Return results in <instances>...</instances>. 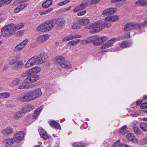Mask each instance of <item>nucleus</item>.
I'll return each mask as SVG.
<instances>
[{
  "label": "nucleus",
  "mask_w": 147,
  "mask_h": 147,
  "mask_svg": "<svg viewBox=\"0 0 147 147\" xmlns=\"http://www.w3.org/2000/svg\"><path fill=\"white\" fill-rule=\"evenodd\" d=\"M24 26L23 23H20L16 25L11 23L4 26L1 29V34L4 37H7L13 35L15 32Z\"/></svg>",
  "instance_id": "obj_1"
},
{
  "label": "nucleus",
  "mask_w": 147,
  "mask_h": 147,
  "mask_svg": "<svg viewBox=\"0 0 147 147\" xmlns=\"http://www.w3.org/2000/svg\"><path fill=\"white\" fill-rule=\"evenodd\" d=\"M54 23L51 20L44 22L37 27L36 30L39 32H48L53 28L55 26Z\"/></svg>",
  "instance_id": "obj_2"
},
{
  "label": "nucleus",
  "mask_w": 147,
  "mask_h": 147,
  "mask_svg": "<svg viewBox=\"0 0 147 147\" xmlns=\"http://www.w3.org/2000/svg\"><path fill=\"white\" fill-rule=\"evenodd\" d=\"M86 28L90 29L89 32L94 34L98 33L104 28L103 23L98 21L90 24L86 26Z\"/></svg>",
  "instance_id": "obj_3"
},
{
  "label": "nucleus",
  "mask_w": 147,
  "mask_h": 147,
  "mask_svg": "<svg viewBox=\"0 0 147 147\" xmlns=\"http://www.w3.org/2000/svg\"><path fill=\"white\" fill-rule=\"evenodd\" d=\"M54 60L56 64L59 65L63 68L70 69L72 67L70 63L65 61V58L62 56H57L54 57Z\"/></svg>",
  "instance_id": "obj_4"
},
{
  "label": "nucleus",
  "mask_w": 147,
  "mask_h": 147,
  "mask_svg": "<svg viewBox=\"0 0 147 147\" xmlns=\"http://www.w3.org/2000/svg\"><path fill=\"white\" fill-rule=\"evenodd\" d=\"M39 76L35 74L30 73L28 76L24 80L26 84H30L34 82L39 79Z\"/></svg>",
  "instance_id": "obj_5"
},
{
  "label": "nucleus",
  "mask_w": 147,
  "mask_h": 147,
  "mask_svg": "<svg viewBox=\"0 0 147 147\" xmlns=\"http://www.w3.org/2000/svg\"><path fill=\"white\" fill-rule=\"evenodd\" d=\"M28 92L32 100L39 97L42 94V92L40 88H38L28 91Z\"/></svg>",
  "instance_id": "obj_6"
},
{
  "label": "nucleus",
  "mask_w": 147,
  "mask_h": 147,
  "mask_svg": "<svg viewBox=\"0 0 147 147\" xmlns=\"http://www.w3.org/2000/svg\"><path fill=\"white\" fill-rule=\"evenodd\" d=\"M38 65L36 56H34L29 59L25 65L26 68H29L35 65Z\"/></svg>",
  "instance_id": "obj_7"
},
{
  "label": "nucleus",
  "mask_w": 147,
  "mask_h": 147,
  "mask_svg": "<svg viewBox=\"0 0 147 147\" xmlns=\"http://www.w3.org/2000/svg\"><path fill=\"white\" fill-rule=\"evenodd\" d=\"M140 27V25L139 24L131 22L128 23L125 26L124 30L128 31L132 29H139Z\"/></svg>",
  "instance_id": "obj_8"
},
{
  "label": "nucleus",
  "mask_w": 147,
  "mask_h": 147,
  "mask_svg": "<svg viewBox=\"0 0 147 147\" xmlns=\"http://www.w3.org/2000/svg\"><path fill=\"white\" fill-rule=\"evenodd\" d=\"M17 99L19 101L23 102H28L32 100L28 92L24 95L23 94L19 95L17 97Z\"/></svg>",
  "instance_id": "obj_9"
},
{
  "label": "nucleus",
  "mask_w": 147,
  "mask_h": 147,
  "mask_svg": "<svg viewBox=\"0 0 147 147\" xmlns=\"http://www.w3.org/2000/svg\"><path fill=\"white\" fill-rule=\"evenodd\" d=\"M24 136V132L20 131L18 133H16L13 136V139L16 142H19L22 140Z\"/></svg>",
  "instance_id": "obj_10"
},
{
  "label": "nucleus",
  "mask_w": 147,
  "mask_h": 147,
  "mask_svg": "<svg viewBox=\"0 0 147 147\" xmlns=\"http://www.w3.org/2000/svg\"><path fill=\"white\" fill-rule=\"evenodd\" d=\"M89 40L91 42H93L94 45H100L102 44L100 37L97 35L89 37Z\"/></svg>",
  "instance_id": "obj_11"
},
{
  "label": "nucleus",
  "mask_w": 147,
  "mask_h": 147,
  "mask_svg": "<svg viewBox=\"0 0 147 147\" xmlns=\"http://www.w3.org/2000/svg\"><path fill=\"white\" fill-rule=\"evenodd\" d=\"M49 37V35L48 34H45L39 36L36 38V41L39 43H42L48 40Z\"/></svg>",
  "instance_id": "obj_12"
},
{
  "label": "nucleus",
  "mask_w": 147,
  "mask_h": 147,
  "mask_svg": "<svg viewBox=\"0 0 147 147\" xmlns=\"http://www.w3.org/2000/svg\"><path fill=\"white\" fill-rule=\"evenodd\" d=\"M117 11V9L115 7H111L107 8L103 11L102 14L103 15H109L115 13Z\"/></svg>",
  "instance_id": "obj_13"
},
{
  "label": "nucleus",
  "mask_w": 147,
  "mask_h": 147,
  "mask_svg": "<svg viewBox=\"0 0 147 147\" xmlns=\"http://www.w3.org/2000/svg\"><path fill=\"white\" fill-rule=\"evenodd\" d=\"M117 40L116 38H112L109 40L108 42L104 44L101 47L102 49H105L112 46L115 42Z\"/></svg>",
  "instance_id": "obj_14"
},
{
  "label": "nucleus",
  "mask_w": 147,
  "mask_h": 147,
  "mask_svg": "<svg viewBox=\"0 0 147 147\" xmlns=\"http://www.w3.org/2000/svg\"><path fill=\"white\" fill-rule=\"evenodd\" d=\"M81 36H82L81 35L76 34H70L68 35L67 36L63 38L62 39V41L64 42H66L76 38H80Z\"/></svg>",
  "instance_id": "obj_15"
},
{
  "label": "nucleus",
  "mask_w": 147,
  "mask_h": 147,
  "mask_svg": "<svg viewBox=\"0 0 147 147\" xmlns=\"http://www.w3.org/2000/svg\"><path fill=\"white\" fill-rule=\"evenodd\" d=\"M38 65L41 64L46 61V56L44 54L41 53L38 56H36Z\"/></svg>",
  "instance_id": "obj_16"
},
{
  "label": "nucleus",
  "mask_w": 147,
  "mask_h": 147,
  "mask_svg": "<svg viewBox=\"0 0 147 147\" xmlns=\"http://www.w3.org/2000/svg\"><path fill=\"white\" fill-rule=\"evenodd\" d=\"M127 139L129 141L135 143L138 142V140L134 135L131 133L128 134L126 136Z\"/></svg>",
  "instance_id": "obj_17"
},
{
  "label": "nucleus",
  "mask_w": 147,
  "mask_h": 147,
  "mask_svg": "<svg viewBox=\"0 0 147 147\" xmlns=\"http://www.w3.org/2000/svg\"><path fill=\"white\" fill-rule=\"evenodd\" d=\"M13 132V129L11 127H8L1 131V133L4 135H9Z\"/></svg>",
  "instance_id": "obj_18"
},
{
  "label": "nucleus",
  "mask_w": 147,
  "mask_h": 147,
  "mask_svg": "<svg viewBox=\"0 0 147 147\" xmlns=\"http://www.w3.org/2000/svg\"><path fill=\"white\" fill-rule=\"evenodd\" d=\"M23 114L24 113L22 110L15 112L13 114V118L15 120H17L22 117Z\"/></svg>",
  "instance_id": "obj_19"
},
{
  "label": "nucleus",
  "mask_w": 147,
  "mask_h": 147,
  "mask_svg": "<svg viewBox=\"0 0 147 147\" xmlns=\"http://www.w3.org/2000/svg\"><path fill=\"white\" fill-rule=\"evenodd\" d=\"M24 65L23 61L20 60L17 61L16 63L12 66V67L14 69L19 70L21 69Z\"/></svg>",
  "instance_id": "obj_20"
},
{
  "label": "nucleus",
  "mask_w": 147,
  "mask_h": 147,
  "mask_svg": "<svg viewBox=\"0 0 147 147\" xmlns=\"http://www.w3.org/2000/svg\"><path fill=\"white\" fill-rule=\"evenodd\" d=\"M119 19V17L115 15L108 16L105 18V21L110 22H115L117 21Z\"/></svg>",
  "instance_id": "obj_21"
},
{
  "label": "nucleus",
  "mask_w": 147,
  "mask_h": 147,
  "mask_svg": "<svg viewBox=\"0 0 147 147\" xmlns=\"http://www.w3.org/2000/svg\"><path fill=\"white\" fill-rule=\"evenodd\" d=\"M34 108V106L31 105H25L22 109V110L24 113L32 110Z\"/></svg>",
  "instance_id": "obj_22"
},
{
  "label": "nucleus",
  "mask_w": 147,
  "mask_h": 147,
  "mask_svg": "<svg viewBox=\"0 0 147 147\" xmlns=\"http://www.w3.org/2000/svg\"><path fill=\"white\" fill-rule=\"evenodd\" d=\"M86 5L84 3H81L78 6H76L75 8L73 10V12L76 13L79 11L83 10L85 8Z\"/></svg>",
  "instance_id": "obj_23"
},
{
  "label": "nucleus",
  "mask_w": 147,
  "mask_h": 147,
  "mask_svg": "<svg viewBox=\"0 0 147 147\" xmlns=\"http://www.w3.org/2000/svg\"><path fill=\"white\" fill-rule=\"evenodd\" d=\"M28 5V3H24L19 5L14 9L15 13H18L20 11L24 9Z\"/></svg>",
  "instance_id": "obj_24"
},
{
  "label": "nucleus",
  "mask_w": 147,
  "mask_h": 147,
  "mask_svg": "<svg viewBox=\"0 0 147 147\" xmlns=\"http://www.w3.org/2000/svg\"><path fill=\"white\" fill-rule=\"evenodd\" d=\"M38 131L42 138L45 140H46L49 138V136L45 131L42 128H40Z\"/></svg>",
  "instance_id": "obj_25"
},
{
  "label": "nucleus",
  "mask_w": 147,
  "mask_h": 147,
  "mask_svg": "<svg viewBox=\"0 0 147 147\" xmlns=\"http://www.w3.org/2000/svg\"><path fill=\"white\" fill-rule=\"evenodd\" d=\"M135 4L138 6H145L147 5V0H138L135 2Z\"/></svg>",
  "instance_id": "obj_26"
},
{
  "label": "nucleus",
  "mask_w": 147,
  "mask_h": 147,
  "mask_svg": "<svg viewBox=\"0 0 147 147\" xmlns=\"http://www.w3.org/2000/svg\"><path fill=\"white\" fill-rule=\"evenodd\" d=\"M49 124L51 126H52L55 128L57 129H61L60 126L59 124L54 120L50 121Z\"/></svg>",
  "instance_id": "obj_27"
},
{
  "label": "nucleus",
  "mask_w": 147,
  "mask_h": 147,
  "mask_svg": "<svg viewBox=\"0 0 147 147\" xmlns=\"http://www.w3.org/2000/svg\"><path fill=\"white\" fill-rule=\"evenodd\" d=\"M43 108V107L40 106L36 109L34 111L33 115V119H36L38 117V115L40 114V112L42 109Z\"/></svg>",
  "instance_id": "obj_28"
},
{
  "label": "nucleus",
  "mask_w": 147,
  "mask_h": 147,
  "mask_svg": "<svg viewBox=\"0 0 147 147\" xmlns=\"http://www.w3.org/2000/svg\"><path fill=\"white\" fill-rule=\"evenodd\" d=\"M36 85L35 84H32L30 86L25 85L24 84L22 83L18 87V88L20 89H24L28 88H32L35 86Z\"/></svg>",
  "instance_id": "obj_29"
},
{
  "label": "nucleus",
  "mask_w": 147,
  "mask_h": 147,
  "mask_svg": "<svg viewBox=\"0 0 147 147\" xmlns=\"http://www.w3.org/2000/svg\"><path fill=\"white\" fill-rule=\"evenodd\" d=\"M30 70L31 73H38L40 71L41 68L39 67L36 66L31 68Z\"/></svg>",
  "instance_id": "obj_30"
},
{
  "label": "nucleus",
  "mask_w": 147,
  "mask_h": 147,
  "mask_svg": "<svg viewBox=\"0 0 147 147\" xmlns=\"http://www.w3.org/2000/svg\"><path fill=\"white\" fill-rule=\"evenodd\" d=\"M52 3V0H47L42 3V6L43 7L46 8L50 6Z\"/></svg>",
  "instance_id": "obj_31"
},
{
  "label": "nucleus",
  "mask_w": 147,
  "mask_h": 147,
  "mask_svg": "<svg viewBox=\"0 0 147 147\" xmlns=\"http://www.w3.org/2000/svg\"><path fill=\"white\" fill-rule=\"evenodd\" d=\"M78 21L80 24L85 25L89 23L90 20L88 18L82 19L79 20Z\"/></svg>",
  "instance_id": "obj_32"
},
{
  "label": "nucleus",
  "mask_w": 147,
  "mask_h": 147,
  "mask_svg": "<svg viewBox=\"0 0 147 147\" xmlns=\"http://www.w3.org/2000/svg\"><path fill=\"white\" fill-rule=\"evenodd\" d=\"M80 41V39L77 40H72L69 42L67 44V45L70 47L75 46L78 44Z\"/></svg>",
  "instance_id": "obj_33"
},
{
  "label": "nucleus",
  "mask_w": 147,
  "mask_h": 147,
  "mask_svg": "<svg viewBox=\"0 0 147 147\" xmlns=\"http://www.w3.org/2000/svg\"><path fill=\"white\" fill-rule=\"evenodd\" d=\"M3 142L5 145L10 146L13 144V140L11 138H7L3 140Z\"/></svg>",
  "instance_id": "obj_34"
},
{
  "label": "nucleus",
  "mask_w": 147,
  "mask_h": 147,
  "mask_svg": "<svg viewBox=\"0 0 147 147\" xmlns=\"http://www.w3.org/2000/svg\"><path fill=\"white\" fill-rule=\"evenodd\" d=\"M21 80L20 78H17L14 79L12 82V85L13 86H16L21 83Z\"/></svg>",
  "instance_id": "obj_35"
},
{
  "label": "nucleus",
  "mask_w": 147,
  "mask_h": 147,
  "mask_svg": "<svg viewBox=\"0 0 147 147\" xmlns=\"http://www.w3.org/2000/svg\"><path fill=\"white\" fill-rule=\"evenodd\" d=\"M140 127L144 131H147V123L144 122L141 123L140 125Z\"/></svg>",
  "instance_id": "obj_36"
},
{
  "label": "nucleus",
  "mask_w": 147,
  "mask_h": 147,
  "mask_svg": "<svg viewBox=\"0 0 147 147\" xmlns=\"http://www.w3.org/2000/svg\"><path fill=\"white\" fill-rule=\"evenodd\" d=\"M131 43L128 41H124L120 44V47L122 48H125L130 47Z\"/></svg>",
  "instance_id": "obj_37"
},
{
  "label": "nucleus",
  "mask_w": 147,
  "mask_h": 147,
  "mask_svg": "<svg viewBox=\"0 0 147 147\" xmlns=\"http://www.w3.org/2000/svg\"><path fill=\"white\" fill-rule=\"evenodd\" d=\"M24 48L22 47L20 44L17 45L13 49V51L15 52H19L22 51L24 49Z\"/></svg>",
  "instance_id": "obj_38"
},
{
  "label": "nucleus",
  "mask_w": 147,
  "mask_h": 147,
  "mask_svg": "<svg viewBox=\"0 0 147 147\" xmlns=\"http://www.w3.org/2000/svg\"><path fill=\"white\" fill-rule=\"evenodd\" d=\"M10 94L8 92H3L0 93V98H7L9 97Z\"/></svg>",
  "instance_id": "obj_39"
},
{
  "label": "nucleus",
  "mask_w": 147,
  "mask_h": 147,
  "mask_svg": "<svg viewBox=\"0 0 147 147\" xmlns=\"http://www.w3.org/2000/svg\"><path fill=\"white\" fill-rule=\"evenodd\" d=\"M127 126L126 125L123 126L120 130V133L122 135H124L127 132Z\"/></svg>",
  "instance_id": "obj_40"
},
{
  "label": "nucleus",
  "mask_w": 147,
  "mask_h": 147,
  "mask_svg": "<svg viewBox=\"0 0 147 147\" xmlns=\"http://www.w3.org/2000/svg\"><path fill=\"white\" fill-rule=\"evenodd\" d=\"M126 0H111V2L112 3H115L121 1L122 3H118V5L119 6L122 5L124 4V2H125Z\"/></svg>",
  "instance_id": "obj_41"
},
{
  "label": "nucleus",
  "mask_w": 147,
  "mask_h": 147,
  "mask_svg": "<svg viewBox=\"0 0 147 147\" xmlns=\"http://www.w3.org/2000/svg\"><path fill=\"white\" fill-rule=\"evenodd\" d=\"M133 129L135 133L136 134H140L142 133V131L138 127H133Z\"/></svg>",
  "instance_id": "obj_42"
},
{
  "label": "nucleus",
  "mask_w": 147,
  "mask_h": 147,
  "mask_svg": "<svg viewBox=\"0 0 147 147\" xmlns=\"http://www.w3.org/2000/svg\"><path fill=\"white\" fill-rule=\"evenodd\" d=\"M30 73V70L29 69L23 72L21 74V76L23 77H25L27 76H28Z\"/></svg>",
  "instance_id": "obj_43"
},
{
  "label": "nucleus",
  "mask_w": 147,
  "mask_h": 147,
  "mask_svg": "<svg viewBox=\"0 0 147 147\" xmlns=\"http://www.w3.org/2000/svg\"><path fill=\"white\" fill-rule=\"evenodd\" d=\"M28 40L27 39H26L19 44L22 47H23V48H24L25 47L26 45L28 42Z\"/></svg>",
  "instance_id": "obj_44"
},
{
  "label": "nucleus",
  "mask_w": 147,
  "mask_h": 147,
  "mask_svg": "<svg viewBox=\"0 0 147 147\" xmlns=\"http://www.w3.org/2000/svg\"><path fill=\"white\" fill-rule=\"evenodd\" d=\"M72 28L74 29H79L80 28V26L78 25L77 23L75 22L73 25Z\"/></svg>",
  "instance_id": "obj_45"
},
{
  "label": "nucleus",
  "mask_w": 147,
  "mask_h": 147,
  "mask_svg": "<svg viewBox=\"0 0 147 147\" xmlns=\"http://www.w3.org/2000/svg\"><path fill=\"white\" fill-rule=\"evenodd\" d=\"M65 22V21L63 20H59L57 22V24L58 25L60 26H63Z\"/></svg>",
  "instance_id": "obj_46"
},
{
  "label": "nucleus",
  "mask_w": 147,
  "mask_h": 147,
  "mask_svg": "<svg viewBox=\"0 0 147 147\" xmlns=\"http://www.w3.org/2000/svg\"><path fill=\"white\" fill-rule=\"evenodd\" d=\"M102 43L106 41L108 39V37L106 36H102L100 37Z\"/></svg>",
  "instance_id": "obj_47"
},
{
  "label": "nucleus",
  "mask_w": 147,
  "mask_h": 147,
  "mask_svg": "<svg viewBox=\"0 0 147 147\" xmlns=\"http://www.w3.org/2000/svg\"><path fill=\"white\" fill-rule=\"evenodd\" d=\"M84 3L86 5H90L92 4V0H85L84 1Z\"/></svg>",
  "instance_id": "obj_48"
},
{
  "label": "nucleus",
  "mask_w": 147,
  "mask_h": 147,
  "mask_svg": "<svg viewBox=\"0 0 147 147\" xmlns=\"http://www.w3.org/2000/svg\"><path fill=\"white\" fill-rule=\"evenodd\" d=\"M141 114L140 112H134L131 114V115L133 117H136L139 115Z\"/></svg>",
  "instance_id": "obj_49"
},
{
  "label": "nucleus",
  "mask_w": 147,
  "mask_h": 147,
  "mask_svg": "<svg viewBox=\"0 0 147 147\" xmlns=\"http://www.w3.org/2000/svg\"><path fill=\"white\" fill-rule=\"evenodd\" d=\"M86 11L85 10L78 12L77 13V15L78 16H82L84 15L86 13Z\"/></svg>",
  "instance_id": "obj_50"
},
{
  "label": "nucleus",
  "mask_w": 147,
  "mask_h": 147,
  "mask_svg": "<svg viewBox=\"0 0 147 147\" xmlns=\"http://www.w3.org/2000/svg\"><path fill=\"white\" fill-rule=\"evenodd\" d=\"M11 2V0H0V2L5 4H8Z\"/></svg>",
  "instance_id": "obj_51"
},
{
  "label": "nucleus",
  "mask_w": 147,
  "mask_h": 147,
  "mask_svg": "<svg viewBox=\"0 0 147 147\" xmlns=\"http://www.w3.org/2000/svg\"><path fill=\"white\" fill-rule=\"evenodd\" d=\"M138 121H132L130 124L131 127H134L138 123Z\"/></svg>",
  "instance_id": "obj_52"
},
{
  "label": "nucleus",
  "mask_w": 147,
  "mask_h": 147,
  "mask_svg": "<svg viewBox=\"0 0 147 147\" xmlns=\"http://www.w3.org/2000/svg\"><path fill=\"white\" fill-rule=\"evenodd\" d=\"M16 61L15 59H11L9 60V64L10 65H12L14 64Z\"/></svg>",
  "instance_id": "obj_53"
},
{
  "label": "nucleus",
  "mask_w": 147,
  "mask_h": 147,
  "mask_svg": "<svg viewBox=\"0 0 147 147\" xmlns=\"http://www.w3.org/2000/svg\"><path fill=\"white\" fill-rule=\"evenodd\" d=\"M73 146L74 147H84V146L83 144H79L77 143H74L73 144Z\"/></svg>",
  "instance_id": "obj_54"
},
{
  "label": "nucleus",
  "mask_w": 147,
  "mask_h": 147,
  "mask_svg": "<svg viewBox=\"0 0 147 147\" xmlns=\"http://www.w3.org/2000/svg\"><path fill=\"white\" fill-rule=\"evenodd\" d=\"M141 143L143 144H145L147 143V136L143 139L141 141Z\"/></svg>",
  "instance_id": "obj_55"
},
{
  "label": "nucleus",
  "mask_w": 147,
  "mask_h": 147,
  "mask_svg": "<svg viewBox=\"0 0 147 147\" xmlns=\"http://www.w3.org/2000/svg\"><path fill=\"white\" fill-rule=\"evenodd\" d=\"M103 24L104 26V28L105 27L108 28L110 27L111 26V24L110 23H109L107 22H105L103 23Z\"/></svg>",
  "instance_id": "obj_56"
},
{
  "label": "nucleus",
  "mask_w": 147,
  "mask_h": 147,
  "mask_svg": "<svg viewBox=\"0 0 147 147\" xmlns=\"http://www.w3.org/2000/svg\"><path fill=\"white\" fill-rule=\"evenodd\" d=\"M21 55L20 53H18L16 55L15 57V59L17 61V60H18L19 59H20L21 57Z\"/></svg>",
  "instance_id": "obj_57"
},
{
  "label": "nucleus",
  "mask_w": 147,
  "mask_h": 147,
  "mask_svg": "<svg viewBox=\"0 0 147 147\" xmlns=\"http://www.w3.org/2000/svg\"><path fill=\"white\" fill-rule=\"evenodd\" d=\"M140 107L141 109H144L147 108L146 105V102L142 104L140 106Z\"/></svg>",
  "instance_id": "obj_58"
},
{
  "label": "nucleus",
  "mask_w": 147,
  "mask_h": 147,
  "mask_svg": "<svg viewBox=\"0 0 147 147\" xmlns=\"http://www.w3.org/2000/svg\"><path fill=\"white\" fill-rule=\"evenodd\" d=\"M24 34V32L22 30H20L17 32L16 34L18 36H20Z\"/></svg>",
  "instance_id": "obj_59"
},
{
  "label": "nucleus",
  "mask_w": 147,
  "mask_h": 147,
  "mask_svg": "<svg viewBox=\"0 0 147 147\" xmlns=\"http://www.w3.org/2000/svg\"><path fill=\"white\" fill-rule=\"evenodd\" d=\"M53 10V9L52 8H51L47 10H45L46 11V14H47L51 11H52Z\"/></svg>",
  "instance_id": "obj_60"
},
{
  "label": "nucleus",
  "mask_w": 147,
  "mask_h": 147,
  "mask_svg": "<svg viewBox=\"0 0 147 147\" xmlns=\"http://www.w3.org/2000/svg\"><path fill=\"white\" fill-rule=\"evenodd\" d=\"M39 13L41 15L43 16L46 14L45 10L40 11L39 12Z\"/></svg>",
  "instance_id": "obj_61"
},
{
  "label": "nucleus",
  "mask_w": 147,
  "mask_h": 147,
  "mask_svg": "<svg viewBox=\"0 0 147 147\" xmlns=\"http://www.w3.org/2000/svg\"><path fill=\"white\" fill-rule=\"evenodd\" d=\"M89 40V38L88 39V40H82V43L83 44H86L87 43H89L91 42Z\"/></svg>",
  "instance_id": "obj_62"
},
{
  "label": "nucleus",
  "mask_w": 147,
  "mask_h": 147,
  "mask_svg": "<svg viewBox=\"0 0 147 147\" xmlns=\"http://www.w3.org/2000/svg\"><path fill=\"white\" fill-rule=\"evenodd\" d=\"M126 144L121 143L119 144L118 147H125Z\"/></svg>",
  "instance_id": "obj_63"
},
{
  "label": "nucleus",
  "mask_w": 147,
  "mask_h": 147,
  "mask_svg": "<svg viewBox=\"0 0 147 147\" xmlns=\"http://www.w3.org/2000/svg\"><path fill=\"white\" fill-rule=\"evenodd\" d=\"M92 4H96L99 3V0H92Z\"/></svg>",
  "instance_id": "obj_64"
}]
</instances>
